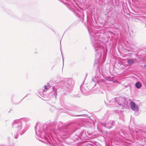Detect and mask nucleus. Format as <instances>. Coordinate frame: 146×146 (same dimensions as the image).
I'll list each match as a JSON object with an SVG mask.
<instances>
[{
  "mask_svg": "<svg viewBox=\"0 0 146 146\" xmlns=\"http://www.w3.org/2000/svg\"><path fill=\"white\" fill-rule=\"evenodd\" d=\"M46 126L44 124L36 123L35 128L36 138L45 143H48L51 146H58L55 144L54 138H58V135L61 136L66 134L60 132V130L50 131L46 129Z\"/></svg>",
  "mask_w": 146,
  "mask_h": 146,
  "instance_id": "f257e3e1",
  "label": "nucleus"
},
{
  "mask_svg": "<svg viewBox=\"0 0 146 146\" xmlns=\"http://www.w3.org/2000/svg\"><path fill=\"white\" fill-rule=\"evenodd\" d=\"M89 33L92 44L96 52L95 62H97L100 61V58L101 52H102L103 47L100 44L101 41L98 40L99 36V34L96 33L94 32H92L91 33L89 32Z\"/></svg>",
  "mask_w": 146,
  "mask_h": 146,
  "instance_id": "f03ea898",
  "label": "nucleus"
},
{
  "mask_svg": "<svg viewBox=\"0 0 146 146\" xmlns=\"http://www.w3.org/2000/svg\"><path fill=\"white\" fill-rule=\"evenodd\" d=\"M23 119L15 120L13 123V126L16 128V130L17 131L16 134L14 135V137L15 139L17 138L19 134H23L26 131L27 129L23 127L22 125Z\"/></svg>",
  "mask_w": 146,
  "mask_h": 146,
  "instance_id": "7ed1b4c3",
  "label": "nucleus"
},
{
  "mask_svg": "<svg viewBox=\"0 0 146 146\" xmlns=\"http://www.w3.org/2000/svg\"><path fill=\"white\" fill-rule=\"evenodd\" d=\"M129 105L130 106L131 109L135 111V115H138L139 113V107L134 102L131 100L130 101Z\"/></svg>",
  "mask_w": 146,
  "mask_h": 146,
  "instance_id": "20e7f679",
  "label": "nucleus"
},
{
  "mask_svg": "<svg viewBox=\"0 0 146 146\" xmlns=\"http://www.w3.org/2000/svg\"><path fill=\"white\" fill-rule=\"evenodd\" d=\"M100 80L99 77L98 76H95L94 78H92L91 83L95 85H96V82L99 85H100L101 84L104 85V84L108 83V82H109L108 80H104V81L101 80V81H100Z\"/></svg>",
  "mask_w": 146,
  "mask_h": 146,
  "instance_id": "39448f33",
  "label": "nucleus"
},
{
  "mask_svg": "<svg viewBox=\"0 0 146 146\" xmlns=\"http://www.w3.org/2000/svg\"><path fill=\"white\" fill-rule=\"evenodd\" d=\"M73 83V81L71 79L66 81L64 83V85L62 87V88L67 91L68 89H69L72 87Z\"/></svg>",
  "mask_w": 146,
  "mask_h": 146,
  "instance_id": "423d86ee",
  "label": "nucleus"
},
{
  "mask_svg": "<svg viewBox=\"0 0 146 146\" xmlns=\"http://www.w3.org/2000/svg\"><path fill=\"white\" fill-rule=\"evenodd\" d=\"M116 99L119 101V102H117L118 105L123 106V105L124 104V102L125 101V99L124 98L121 97L118 98H114L115 101L116 100ZM115 102H116L115 101Z\"/></svg>",
  "mask_w": 146,
  "mask_h": 146,
  "instance_id": "0eeeda50",
  "label": "nucleus"
},
{
  "mask_svg": "<svg viewBox=\"0 0 146 146\" xmlns=\"http://www.w3.org/2000/svg\"><path fill=\"white\" fill-rule=\"evenodd\" d=\"M49 83H47V85L46 86H44V89L43 90H41L40 91V94H41L42 92V91L43 92H46L49 88Z\"/></svg>",
  "mask_w": 146,
  "mask_h": 146,
  "instance_id": "6e6552de",
  "label": "nucleus"
},
{
  "mask_svg": "<svg viewBox=\"0 0 146 146\" xmlns=\"http://www.w3.org/2000/svg\"><path fill=\"white\" fill-rule=\"evenodd\" d=\"M106 48H103V50L104 51L103 52V58H102V63L104 62L106 58V54L107 53V51L106 50Z\"/></svg>",
  "mask_w": 146,
  "mask_h": 146,
  "instance_id": "1a4fd4ad",
  "label": "nucleus"
},
{
  "mask_svg": "<svg viewBox=\"0 0 146 146\" xmlns=\"http://www.w3.org/2000/svg\"><path fill=\"white\" fill-rule=\"evenodd\" d=\"M114 122L113 121H110L109 123L106 124L105 126L108 128H110L112 125H113Z\"/></svg>",
  "mask_w": 146,
  "mask_h": 146,
  "instance_id": "9d476101",
  "label": "nucleus"
},
{
  "mask_svg": "<svg viewBox=\"0 0 146 146\" xmlns=\"http://www.w3.org/2000/svg\"><path fill=\"white\" fill-rule=\"evenodd\" d=\"M135 86L137 88L139 89L141 86V84L139 82H137L136 83Z\"/></svg>",
  "mask_w": 146,
  "mask_h": 146,
  "instance_id": "9b49d317",
  "label": "nucleus"
},
{
  "mask_svg": "<svg viewBox=\"0 0 146 146\" xmlns=\"http://www.w3.org/2000/svg\"><path fill=\"white\" fill-rule=\"evenodd\" d=\"M53 91L54 93V95L55 96V98H56L57 95V90L56 89L54 88H53Z\"/></svg>",
  "mask_w": 146,
  "mask_h": 146,
  "instance_id": "f8f14e48",
  "label": "nucleus"
},
{
  "mask_svg": "<svg viewBox=\"0 0 146 146\" xmlns=\"http://www.w3.org/2000/svg\"><path fill=\"white\" fill-rule=\"evenodd\" d=\"M128 63L130 65H131L133 63V61L132 59H129L127 60Z\"/></svg>",
  "mask_w": 146,
  "mask_h": 146,
  "instance_id": "ddd939ff",
  "label": "nucleus"
},
{
  "mask_svg": "<svg viewBox=\"0 0 146 146\" xmlns=\"http://www.w3.org/2000/svg\"><path fill=\"white\" fill-rule=\"evenodd\" d=\"M50 110L51 111H53V110H55V108L53 106H51L50 108Z\"/></svg>",
  "mask_w": 146,
  "mask_h": 146,
  "instance_id": "4468645a",
  "label": "nucleus"
},
{
  "mask_svg": "<svg viewBox=\"0 0 146 146\" xmlns=\"http://www.w3.org/2000/svg\"><path fill=\"white\" fill-rule=\"evenodd\" d=\"M71 115L72 116H79L78 115H73V114H72Z\"/></svg>",
  "mask_w": 146,
  "mask_h": 146,
  "instance_id": "2eb2a0df",
  "label": "nucleus"
}]
</instances>
